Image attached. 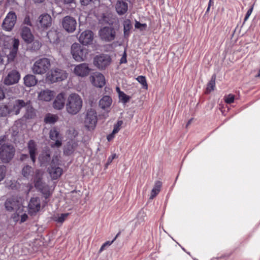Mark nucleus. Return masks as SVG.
Segmentation results:
<instances>
[{
    "label": "nucleus",
    "mask_w": 260,
    "mask_h": 260,
    "mask_svg": "<svg viewBox=\"0 0 260 260\" xmlns=\"http://www.w3.org/2000/svg\"><path fill=\"white\" fill-rule=\"evenodd\" d=\"M137 81L141 83L144 88L147 89V84L146 78L144 76H139L137 78Z\"/></svg>",
    "instance_id": "obj_41"
},
{
    "label": "nucleus",
    "mask_w": 260,
    "mask_h": 260,
    "mask_svg": "<svg viewBox=\"0 0 260 260\" xmlns=\"http://www.w3.org/2000/svg\"><path fill=\"white\" fill-rule=\"evenodd\" d=\"M80 3L82 5L86 6L89 4L92 0H80Z\"/></svg>",
    "instance_id": "obj_53"
},
{
    "label": "nucleus",
    "mask_w": 260,
    "mask_h": 260,
    "mask_svg": "<svg viewBox=\"0 0 260 260\" xmlns=\"http://www.w3.org/2000/svg\"><path fill=\"white\" fill-rule=\"evenodd\" d=\"M34 43L37 44V46L38 47H40L41 46V44L40 43V42L39 41H36Z\"/></svg>",
    "instance_id": "obj_62"
},
{
    "label": "nucleus",
    "mask_w": 260,
    "mask_h": 260,
    "mask_svg": "<svg viewBox=\"0 0 260 260\" xmlns=\"http://www.w3.org/2000/svg\"><path fill=\"white\" fill-rule=\"evenodd\" d=\"M69 214V213L61 214L58 217V219H57V221L58 222H60V223L63 222L64 221V220L67 218V217L68 216Z\"/></svg>",
    "instance_id": "obj_46"
},
{
    "label": "nucleus",
    "mask_w": 260,
    "mask_h": 260,
    "mask_svg": "<svg viewBox=\"0 0 260 260\" xmlns=\"http://www.w3.org/2000/svg\"><path fill=\"white\" fill-rule=\"evenodd\" d=\"M82 105V99L76 93H71L67 99L66 110L70 114L75 115L79 113Z\"/></svg>",
    "instance_id": "obj_1"
},
{
    "label": "nucleus",
    "mask_w": 260,
    "mask_h": 260,
    "mask_svg": "<svg viewBox=\"0 0 260 260\" xmlns=\"http://www.w3.org/2000/svg\"><path fill=\"white\" fill-rule=\"evenodd\" d=\"M111 61L110 56L106 54H100L95 56L93 58V64L100 70L105 69Z\"/></svg>",
    "instance_id": "obj_7"
},
{
    "label": "nucleus",
    "mask_w": 260,
    "mask_h": 260,
    "mask_svg": "<svg viewBox=\"0 0 260 260\" xmlns=\"http://www.w3.org/2000/svg\"><path fill=\"white\" fill-rule=\"evenodd\" d=\"M24 83L27 87L35 86L37 83L36 77L33 75H27L24 78Z\"/></svg>",
    "instance_id": "obj_28"
},
{
    "label": "nucleus",
    "mask_w": 260,
    "mask_h": 260,
    "mask_svg": "<svg viewBox=\"0 0 260 260\" xmlns=\"http://www.w3.org/2000/svg\"><path fill=\"white\" fill-rule=\"evenodd\" d=\"M215 80H216V76L213 75L212 76L210 82L208 83L207 88H206V92H210L212 90H214L215 86Z\"/></svg>",
    "instance_id": "obj_38"
},
{
    "label": "nucleus",
    "mask_w": 260,
    "mask_h": 260,
    "mask_svg": "<svg viewBox=\"0 0 260 260\" xmlns=\"http://www.w3.org/2000/svg\"><path fill=\"white\" fill-rule=\"evenodd\" d=\"M15 149L11 145L3 143L0 148V157L3 162H8L14 156Z\"/></svg>",
    "instance_id": "obj_6"
},
{
    "label": "nucleus",
    "mask_w": 260,
    "mask_h": 260,
    "mask_svg": "<svg viewBox=\"0 0 260 260\" xmlns=\"http://www.w3.org/2000/svg\"><path fill=\"white\" fill-rule=\"evenodd\" d=\"M116 134L117 133H113V131H112V132L110 134H109L107 136V140L108 141H111L115 137V136Z\"/></svg>",
    "instance_id": "obj_52"
},
{
    "label": "nucleus",
    "mask_w": 260,
    "mask_h": 260,
    "mask_svg": "<svg viewBox=\"0 0 260 260\" xmlns=\"http://www.w3.org/2000/svg\"><path fill=\"white\" fill-rule=\"evenodd\" d=\"M51 68L50 60L47 58H42L37 60L32 67V72L35 74L43 75Z\"/></svg>",
    "instance_id": "obj_2"
},
{
    "label": "nucleus",
    "mask_w": 260,
    "mask_h": 260,
    "mask_svg": "<svg viewBox=\"0 0 260 260\" xmlns=\"http://www.w3.org/2000/svg\"><path fill=\"white\" fill-rule=\"evenodd\" d=\"M105 247V246L104 245H103L100 248V251H102L104 249Z\"/></svg>",
    "instance_id": "obj_64"
},
{
    "label": "nucleus",
    "mask_w": 260,
    "mask_h": 260,
    "mask_svg": "<svg viewBox=\"0 0 260 260\" xmlns=\"http://www.w3.org/2000/svg\"><path fill=\"white\" fill-rule=\"evenodd\" d=\"M63 1H64V3L69 4V3H72L74 0H63Z\"/></svg>",
    "instance_id": "obj_60"
},
{
    "label": "nucleus",
    "mask_w": 260,
    "mask_h": 260,
    "mask_svg": "<svg viewBox=\"0 0 260 260\" xmlns=\"http://www.w3.org/2000/svg\"><path fill=\"white\" fill-rule=\"evenodd\" d=\"M5 57L4 56L0 54V63H4V58Z\"/></svg>",
    "instance_id": "obj_58"
},
{
    "label": "nucleus",
    "mask_w": 260,
    "mask_h": 260,
    "mask_svg": "<svg viewBox=\"0 0 260 260\" xmlns=\"http://www.w3.org/2000/svg\"><path fill=\"white\" fill-rule=\"evenodd\" d=\"M47 37L50 42L52 43H56L59 39L58 33L55 30H50L47 33Z\"/></svg>",
    "instance_id": "obj_29"
},
{
    "label": "nucleus",
    "mask_w": 260,
    "mask_h": 260,
    "mask_svg": "<svg viewBox=\"0 0 260 260\" xmlns=\"http://www.w3.org/2000/svg\"><path fill=\"white\" fill-rule=\"evenodd\" d=\"M27 218V215L24 213L21 215V222H23L26 220Z\"/></svg>",
    "instance_id": "obj_54"
},
{
    "label": "nucleus",
    "mask_w": 260,
    "mask_h": 260,
    "mask_svg": "<svg viewBox=\"0 0 260 260\" xmlns=\"http://www.w3.org/2000/svg\"><path fill=\"white\" fill-rule=\"evenodd\" d=\"M42 172L40 170H37L36 172V174L34 177V181L35 183V186L37 187H40L41 186V180L42 176Z\"/></svg>",
    "instance_id": "obj_37"
},
{
    "label": "nucleus",
    "mask_w": 260,
    "mask_h": 260,
    "mask_svg": "<svg viewBox=\"0 0 260 260\" xmlns=\"http://www.w3.org/2000/svg\"><path fill=\"white\" fill-rule=\"evenodd\" d=\"M114 241H113V240L111 241V242H110V241H107L106 242H105L103 245L105 246H109Z\"/></svg>",
    "instance_id": "obj_56"
},
{
    "label": "nucleus",
    "mask_w": 260,
    "mask_h": 260,
    "mask_svg": "<svg viewBox=\"0 0 260 260\" xmlns=\"http://www.w3.org/2000/svg\"><path fill=\"white\" fill-rule=\"evenodd\" d=\"M68 74L66 71L58 68L52 69L47 74V80L51 83L61 81L67 78Z\"/></svg>",
    "instance_id": "obj_5"
},
{
    "label": "nucleus",
    "mask_w": 260,
    "mask_h": 260,
    "mask_svg": "<svg viewBox=\"0 0 260 260\" xmlns=\"http://www.w3.org/2000/svg\"><path fill=\"white\" fill-rule=\"evenodd\" d=\"M112 102V99L108 95L104 96L99 101L100 107L104 110L110 108Z\"/></svg>",
    "instance_id": "obj_27"
},
{
    "label": "nucleus",
    "mask_w": 260,
    "mask_h": 260,
    "mask_svg": "<svg viewBox=\"0 0 260 260\" xmlns=\"http://www.w3.org/2000/svg\"><path fill=\"white\" fill-rule=\"evenodd\" d=\"M11 38L8 36L4 35L3 33L0 32V45L6 46V42H9Z\"/></svg>",
    "instance_id": "obj_39"
},
{
    "label": "nucleus",
    "mask_w": 260,
    "mask_h": 260,
    "mask_svg": "<svg viewBox=\"0 0 260 260\" xmlns=\"http://www.w3.org/2000/svg\"><path fill=\"white\" fill-rule=\"evenodd\" d=\"M5 97V93L2 88L0 87V101L3 100Z\"/></svg>",
    "instance_id": "obj_55"
},
{
    "label": "nucleus",
    "mask_w": 260,
    "mask_h": 260,
    "mask_svg": "<svg viewBox=\"0 0 260 260\" xmlns=\"http://www.w3.org/2000/svg\"><path fill=\"white\" fill-rule=\"evenodd\" d=\"M90 80L93 85L101 88L105 84V79L104 75L99 72L93 73L90 77Z\"/></svg>",
    "instance_id": "obj_16"
},
{
    "label": "nucleus",
    "mask_w": 260,
    "mask_h": 260,
    "mask_svg": "<svg viewBox=\"0 0 260 260\" xmlns=\"http://www.w3.org/2000/svg\"><path fill=\"white\" fill-rule=\"evenodd\" d=\"M90 72V69L87 63H82L77 65L74 69V73L79 77H85L87 76Z\"/></svg>",
    "instance_id": "obj_17"
},
{
    "label": "nucleus",
    "mask_w": 260,
    "mask_h": 260,
    "mask_svg": "<svg viewBox=\"0 0 260 260\" xmlns=\"http://www.w3.org/2000/svg\"><path fill=\"white\" fill-rule=\"evenodd\" d=\"M57 161V158L52 159L50 167L48 169V171L52 179H56L60 177L62 173V169L55 165V161Z\"/></svg>",
    "instance_id": "obj_15"
},
{
    "label": "nucleus",
    "mask_w": 260,
    "mask_h": 260,
    "mask_svg": "<svg viewBox=\"0 0 260 260\" xmlns=\"http://www.w3.org/2000/svg\"><path fill=\"white\" fill-rule=\"evenodd\" d=\"M35 3H40L43 2L44 0H33Z\"/></svg>",
    "instance_id": "obj_63"
},
{
    "label": "nucleus",
    "mask_w": 260,
    "mask_h": 260,
    "mask_svg": "<svg viewBox=\"0 0 260 260\" xmlns=\"http://www.w3.org/2000/svg\"><path fill=\"white\" fill-rule=\"evenodd\" d=\"M52 24V18L48 14H43L41 15L38 19V26L42 29H46L50 27Z\"/></svg>",
    "instance_id": "obj_14"
},
{
    "label": "nucleus",
    "mask_w": 260,
    "mask_h": 260,
    "mask_svg": "<svg viewBox=\"0 0 260 260\" xmlns=\"http://www.w3.org/2000/svg\"><path fill=\"white\" fill-rule=\"evenodd\" d=\"M115 9L118 15H123L127 11V3L123 1H118L115 5Z\"/></svg>",
    "instance_id": "obj_25"
},
{
    "label": "nucleus",
    "mask_w": 260,
    "mask_h": 260,
    "mask_svg": "<svg viewBox=\"0 0 260 260\" xmlns=\"http://www.w3.org/2000/svg\"><path fill=\"white\" fill-rule=\"evenodd\" d=\"M62 25L67 31L73 32L76 29L77 22L74 18L70 16H67L62 19Z\"/></svg>",
    "instance_id": "obj_13"
},
{
    "label": "nucleus",
    "mask_w": 260,
    "mask_h": 260,
    "mask_svg": "<svg viewBox=\"0 0 260 260\" xmlns=\"http://www.w3.org/2000/svg\"><path fill=\"white\" fill-rule=\"evenodd\" d=\"M25 107H26V112L24 115V117L25 119L33 118L36 115L35 109L29 105L28 102V104L27 105V106Z\"/></svg>",
    "instance_id": "obj_32"
},
{
    "label": "nucleus",
    "mask_w": 260,
    "mask_h": 260,
    "mask_svg": "<svg viewBox=\"0 0 260 260\" xmlns=\"http://www.w3.org/2000/svg\"><path fill=\"white\" fill-rule=\"evenodd\" d=\"M20 79V73L15 70L8 72L7 75L3 78V83L7 86L17 84Z\"/></svg>",
    "instance_id": "obj_9"
},
{
    "label": "nucleus",
    "mask_w": 260,
    "mask_h": 260,
    "mask_svg": "<svg viewBox=\"0 0 260 260\" xmlns=\"http://www.w3.org/2000/svg\"><path fill=\"white\" fill-rule=\"evenodd\" d=\"M28 212L31 215L36 214L41 208L40 200L39 198H32L29 203Z\"/></svg>",
    "instance_id": "obj_18"
},
{
    "label": "nucleus",
    "mask_w": 260,
    "mask_h": 260,
    "mask_svg": "<svg viewBox=\"0 0 260 260\" xmlns=\"http://www.w3.org/2000/svg\"><path fill=\"white\" fill-rule=\"evenodd\" d=\"M116 90L118 93V95L120 94V92H122L123 91H120V88L119 87H116Z\"/></svg>",
    "instance_id": "obj_59"
},
{
    "label": "nucleus",
    "mask_w": 260,
    "mask_h": 260,
    "mask_svg": "<svg viewBox=\"0 0 260 260\" xmlns=\"http://www.w3.org/2000/svg\"><path fill=\"white\" fill-rule=\"evenodd\" d=\"M21 36L22 39L28 44L31 43L34 39L33 35L32 34L29 28L23 26L21 28Z\"/></svg>",
    "instance_id": "obj_21"
},
{
    "label": "nucleus",
    "mask_w": 260,
    "mask_h": 260,
    "mask_svg": "<svg viewBox=\"0 0 260 260\" xmlns=\"http://www.w3.org/2000/svg\"><path fill=\"white\" fill-rule=\"evenodd\" d=\"M119 100L123 103L125 104L127 103L130 100V96L127 95L123 92H120V94L118 95Z\"/></svg>",
    "instance_id": "obj_40"
},
{
    "label": "nucleus",
    "mask_w": 260,
    "mask_h": 260,
    "mask_svg": "<svg viewBox=\"0 0 260 260\" xmlns=\"http://www.w3.org/2000/svg\"><path fill=\"white\" fill-rule=\"evenodd\" d=\"M49 137L52 140L55 141L54 144H52L51 145L52 147H59L61 146V137L59 133L55 128H52L50 130Z\"/></svg>",
    "instance_id": "obj_19"
},
{
    "label": "nucleus",
    "mask_w": 260,
    "mask_h": 260,
    "mask_svg": "<svg viewBox=\"0 0 260 260\" xmlns=\"http://www.w3.org/2000/svg\"><path fill=\"white\" fill-rule=\"evenodd\" d=\"M10 105H0V116H6L8 115H11L10 112Z\"/></svg>",
    "instance_id": "obj_36"
},
{
    "label": "nucleus",
    "mask_w": 260,
    "mask_h": 260,
    "mask_svg": "<svg viewBox=\"0 0 260 260\" xmlns=\"http://www.w3.org/2000/svg\"><path fill=\"white\" fill-rule=\"evenodd\" d=\"M88 50L78 43H74L71 47V53L74 59L77 61H82L86 59Z\"/></svg>",
    "instance_id": "obj_3"
},
{
    "label": "nucleus",
    "mask_w": 260,
    "mask_h": 260,
    "mask_svg": "<svg viewBox=\"0 0 260 260\" xmlns=\"http://www.w3.org/2000/svg\"><path fill=\"white\" fill-rule=\"evenodd\" d=\"M135 26L136 28L140 29L141 30L145 29L147 27L146 23L142 24L138 21H136Z\"/></svg>",
    "instance_id": "obj_45"
},
{
    "label": "nucleus",
    "mask_w": 260,
    "mask_h": 260,
    "mask_svg": "<svg viewBox=\"0 0 260 260\" xmlns=\"http://www.w3.org/2000/svg\"><path fill=\"white\" fill-rule=\"evenodd\" d=\"M161 185L162 183L160 181H157L155 182L153 188H152L151 192L150 199H153L155 197L157 196V194H158L160 190Z\"/></svg>",
    "instance_id": "obj_30"
},
{
    "label": "nucleus",
    "mask_w": 260,
    "mask_h": 260,
    "mask_svg": "<svg viewBox=\"0 0 260 260\" xmlns=\"http://www.w3.org/2000/svg\"><path fill=\"white\" fill-rule=\"evenodd\" d=\"M54 96V92L47 89L41 91L39 94L38 98L40 100L48 102L51 101Z\"/></svg>",
    "instance_id": "obj_26"
},
{
    "label": "nucleus",
    "mask_w": 260,
    "mask_h": 260,
    "mask_svg": "<svg viewBox=\"0 0 260 260\" xmlns=\"http://www.w3.org/2000/svg\"><path fill=\"white\" fill-rule=\"evenodd\" d=\"M10 41L13 43V47L11 49L9 54L7 55L9 61H12L14 59L17 54L18 48L19 45V41L17 39H11L9 42Z\"/></svg>",
    "instance_id": "obj_22"
},
{
    "label": "nucleus",
    "mask_w": 260,
    "mask_h": 260,
    "mask_svg": "<svg viewBox=\"0 0 260 260\" xmlns=\"http://www.w3.org/2000/svg\"><path fill=\"white\" fill-rule=\"evenodd\" d=\"M235 96L233 94H229L224 96V101L227 104H231L234 102Z\"/></svg>",
    "instance_id": "obj_44"
},
{
    "label": "nucleus",
    "mask_w": 260,
    "mask_h": 260,
    "mask_svg": "<svg viewBox=\"0 0 260 260\" xmlns=\"http://www.w3.org/2000/svg\"><path fill=\"white\" fill-rule=\"evenodd\" d=\"M6 173V168L4 165L0 166V182L5 177Z\"/></svg>",
    "instance_id": "obj_43"
},
{
    "label": "nucleus",
    "mask_w": 260,
    "mask_h": 260,
    "mask_svg": "<svg viewBox=\"0 0 260 260\" xmlns=\"http://www.w3.org/2000/svg\"><path fill=\"white\" fill-rule=\"evenodd\" d=\"M64 102L65 98L64 97V94L60 93L56 96L53 102V107L54 109L60 110L64 107Z\"/></svg>",
    "instance_id": "obj_23"
},
{
    "label": "nucleus",
    "mask_w": 260,
    "mask_h": 260,
    "mask_svg": "<svg viewBox=\"0 0 260 260\" xmlns=\"http://www.w3.org/2000/svg\"><path fill=\"white\" fill-rule=\"evenodd\" d=\"M213 4V1H209L208 6L211 7Z\"/></svg>",
    "instance_id": "obj_61"
},
{
    "label": "nucleus",
    "mask_w": 260,
    "mask_h": 260,
    "mask_svg": "<svg viewBox=\"0 0 260 260\" xmlns=\"http://www.w3.org/2000/svg\"><path fill=\"white\" fill-rule=\"evenodd\" d=\"M34 173L33 169L30 166L28 165L24 167L22 170V175L24 177L28 179L32 177Z\"/></svg>",
    "instance_id": "obj_33"
},
{
    "label": "nucleus",
    "mask_w": 260,
    "mask_h": 260,
    "mask_svg": "<svg viewBox=\"0 0 260 260\" xmlns=\"http://www.w3.org/2000/svg\"><path fill=\"white\" fill-rule=\"evenodd\" d=\"M127 61L126 60V54L125 51L124 52L121 58L120 63H126Z\"/></svg>",
    "instance_id": "obj_50"
},
{
    "label": "nucleus",
    "mask_w": 260,
    "mask_h": 260,
    "mask_svg": "<svg viewBox=\"0 0 260 260\" xmlns=\"http://www.w3.org/2000/svg\"><path fill=\"white\" fill-rule=\"evenodd\" d=\"M98 121L97 113L95 110L88 109L84 118V124L85 127L89 131L93 130Z\"/></svg>",
    "instance_id": "obj_4"
},
{
    "label": "nucleus",
    "mask_w": 260,
    "mask_h": 260,
    "mask_svg": "<svg viewBox=\"0 0 260 260\" xmlns=\"http://www.w3.org/2000/svg\"><path fill=\"white\" fill-rule=\"evenodd\" d=\"M23 23H24V24H27L28 25H30V26L31 25L30 18L28 16H25V17L24 19V21H23Z\"/></svg>",
    "instance_id": "obj_49"
},
{
    "label": "nucleus",
    "mask_w": 260,
    "mask_h": 260,
    "mask_svg": "<svg viewBox=\"0 0 260 260\" xmlns=\"http://www.w3.org/2000/svg\"><path fill=\"white\" fill-rule=\"evenodd\" d=\"M28 157V155L27 154H22L20 157V159L21 160H23L26 158Z\"/></svg>",
    "instance_id": "obj_57"
},
{
    "label": "nucleus",
    "mask_w": 260,
    "mask_h": 260,
    "mask_svg": "<svg viewBox=\"0 0 260 260\" xmlns=\"http://www.w3.org/2000/svg\"><path fill=\"white\" fill-rule=\"evenodd\" d=\"M76 145L73 141L68 142L65 145L63 152L66 155L71 154L74 151Z\"/></svg>",
    "instance_id": "obj_31"
},
{
    "label": "nucleus",
    "mask_w": 260,
    "mask_h": 260,
    "mask_svg": "<svg viewBox=\"0 0 260 260\" xmlns=\"http://www.w3.org/2000/svg\"><path fill=\"white\" fill-rule=\"evenodd\" d=\"M58 119V117L55 114L48 113L47 114L45 118L44 121L46 123L53 124L56 122Z\"/></svg>",
    "instance_id": "obj_34"
},
{
    "label": "nucleus",
    "mask_w": 260,
    "mask_h": 260,
    "mask_svg": "<svg viewBox=\"0 0 260 260\" xmlns=\"http://www.w3.org/2000/svg\"><path fill=\"white\" fill-rule=\"evenodd\" d=\"M123 124L122 120H118L116 124L114 125L113 133H117L121 128V125Z\"/></svg>",
    "instance_id": "obj_42"
},
{
    "label": "nucleus",
    "mask_w": 260,
    "mask_h": 260,
    "mask_svg": "<svg viewBox=\"0 0 260 260\" xmlns=\"http://www.w3.org/2000/svg\"><path fill=\"white\" fill-rule=\"evenodd\" d=\"M17 20L16 14L13 12H10L5 18L2 27L3 29L10 31L14 26Z\"/></svg>",
    "instance_id": "obj_11"
},
{
    "label": "nucleus",
    "mask_w": 260,
    "mask_h": 260,
    "mask_svg": "<svg viewBox=\"0 0 260 260\" xmlns=\"http://www.w3.org/2000/svg\"><path fill=\"white\" fill-rule=\"evenodd\" d=\"M93 39V34L91 30H86L84 31L80 35L79 41L84 45L91 43Z\"/></svg>",
    "instance_id": "obj_20"
},
{
    "label": "nucleus",
    "mask_w": 260,
    "mask_h": 260,
    "mask_svg": "<svg viewBox=\"0 0 260 260\" xmlns=\"http://www.w3.org/2000/svg\"><path fill=\"white\" fill-rule=\"evenodd\" d=\"M6 210L9 212L16 211L17 215H19V210L23 208L18 200L14 198H8L5 204Z\"/></svg>",
    "instance_id": "obj_10"
},
{
    "label": "nucleus",
    "mask_w": 260,
    "mask_h": 260,
    "mask_svg": "<svg viewBox=\"0 0 260 260\" xmlns=\"http://www.w3.org/2000/svg\"><path fill=\"white\" fill-rule=\"evenodd\" d=\"M43 155H41L39 157V160L41 161L42 165L45 164V161H48V160L50 158V155L48 154H46L45 159H43Z\"/></svg>",
    "instance_id": "obj_47"
},
{
    "label": "nucleus",
    "mask_w": 260,
    "mask_h": 260,
    "mask_svg": "<svg viewBox=\"0 0 260 260\" xmlns=\"http://www.w3.org/2000/svg\"><path fill=\"white\" fill-rule=\"evenodd\" d=\"M27 147L29 150L30 158L32 162L35 163L37 154L36 144L33 140H30L28 143Z\"/></svg>",
    "instance_id": "obj_24"
},
{
    "label": "nucleus",
    "mask_w": 260,
    "mask_h": 260,
    "mask_svg": "<svg viewBox=\"0 0 260 260\" xmlns=\"http://www.w3.org/2000/svg\"><path fill=\"white\" fill-rule=\"evenodd\" d=\"M28 104V102H25L23 100H15L9 103L10 112L11 115H18L20 113L22 108L25 107Z\"/></svg>",
    "instance_id": "obj_12"
},
{
    "label": "nucleus",
    "mask_w": 260,
    "mask_h": 260,
    "mask_svg": "<svg viewBox=\"0 0 260 260\" xmlns=\"http://www.w3.org/2000/svg\"><path fill=\"white\" fill-rule=\"evenodd\" d=\"M123 32L125 37L128 36L129 34V31L132 28V24L129 19H125L123 23Z\"/></svg>",
    "instance_id": "obj_35"
},
{
    "label": "nucleus",
    "mask_w": 260,
    "mask_h": 260,
    "mask_svg": "<svg viewBox=\"0 0 260 260\" xmlns=\"http://www.w3.org/2000/svg\"><path fill=\"white\" fill-rule=\"evenodd\" d=\"M252 11H253V7H252L250 9H249L248 10V11L247 12V13H246V16L244 18V21H246L248 19V18L250 16V15L251 14Z\"/></svg>",
    "instance_id": "obj_48"
},
{
    "label": "nucleus",
    "mask_w": 260,
    "mask_h": 260,
    "mask_svg": "<svg viewBox=\"0 0 260 260\" xmlns=\"http://www.w3.org/2000/svg\"><path fill=\"white\" fill-rule=\"evenodd\" d=\"M115 157H116L115 154L110 156L108 158L107 162L106 165H108L110 164L112 162V160L115 158Z\"/></svg>",
    "instance_id": "obj_51"
},
{
    "label": "nucleus",
    "mask_w": 260,
    "mask_h": 260,
    "mask_svg": "<svg viewBox=\"0 0 260 260\" xmlns=\"http://www.w3.org/2000/svg\"><path fill=\"white\" fill-rule=\"evenodd\" d=\"M99 34L102 40L110 42L115 39L116 32L112 27L105 26L99 30Z\"/></svg>",
    "instance_id": "obj_8"
}]
</instances>
